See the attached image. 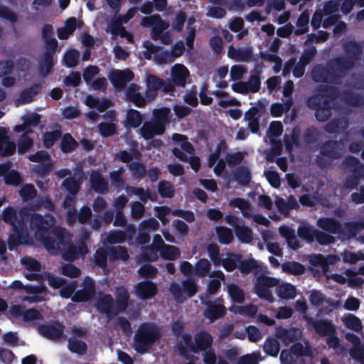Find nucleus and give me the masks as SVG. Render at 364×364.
Masks as SVG:
<instances>
[{"label":"nucleus","mask_w":364,"mask_h":364,"mask_svg":"<svg viewBox=\"0 0 364 364\" xmlns=\"http://www.w3.org/2000/svg\"><path fill=\"white\" fill-rule=\"evenodd\" d=\"M54 223V220L51 216L47 215L45 218L41 216H35L32 218L31 222V228L35 232V237L39 241H42L45 247L49 251L59 249L60 244L64 240H69V235L65 230H61L58 235L57 241L51 242L45 238L44 235L46 230L51 227Z\"/></svg>","instance_id":"nucleus-1"},{"label":"nucleus","mask_w":364,"mask_h":364,"mask_svg":"<svg viewBox=\"0 0 364 364\" xmlns=\"http://www.w3.org/2000/svg\"><path fill=\"white\" fill-rule=\"evenodd\" d=\"M146 100L143 98L139 92V86L132 84L127 90V97L131 101H132L136 106L144 105L146 100H151L156 95V91L161 86V81L156 76L146 74Z\"/></svg>","instance_id":"nucleus-2"},{"label":"nucleus","mask_w":364,"mask_h":364,"mask_svg":"<svg viewBox=\"0 0 364 364\" xmlns=\"http://www.w3.org/2000/svg\"><path fill=\"white\" fill-rule=\"evenodd\" d=\"M21 262L25 269L31 272V273H26V278L30 280L47 281L48 284L54 289L60 287L65 282L63 279L53 277L48 273H46L43 275L39 274L41 265L36 260L32 258H23Z\"/></svg>","instance_id":"nucleus-3"},{"label":"nucleus","mask_w":364,"mask_h":364,"mask_svg":"<svg viewBox=\"0 0 364 364\" xmlns=\"http://www.w3.org/2000/svg\"><path fill=\"white\" fill-rule=\"evenodd\" d=\"M169 112L170 111L167 108L154 110L155 120L145 123L141 128V134L143 138L149 139L156 134H163Z\"/></svg>","instance_id":"nucleus-4"},{"label":"nucleus","mask_w":364,"mask_h":364,"mask_svg":"<svg viewBox=\"0 0 364 364\" xmlns=\"http://www.w3.org/2000/svg\"><path fill=\"white\" fill-rule=\"evenodd\" d=\"M4 221L9 223L13 228L14 233L9 239V243L15 245L17 243H25L27 242V233L23 228L24 219L17 221V216L15 211L10 208H5L2 213Z\"/></svg>","instance_id":"nucleus-5"},{"label":"nucleus","mask_w":364,"mask_h":364,"mask_svg":"<svg viewBox=\"0 0 364 364\" xmlns=\"http://www.w3.org/2000/svg\"><path fill=\"white\" fill-rule=\"evenodd\" d=\"M172 139L175 142V146L173 149V154L182 161H188L191 167L195 171H197L200 168V161L198 157L196 156H189L184 155L178 149L181 147L184 151H186L188 154H191L192 152V146L187 141V139L183 135L174 134L172 136Z\"/></svg>","instance_id":"nucleus-6"},{"label":"nucleus","mask_w":364,"mask_h":364,"mask_svg":"<svg viewBox=\"0 0 364 364\" xmlns=\"http://www.w3.org/2000/svg\"><path fill=\"white\" fill-rule=\"evenodd\" d=\"M85 289L75 292L76 284L70 283L63 287L60 291V295L63 298H70L73 301H85L93 294V284L90 279L85 280Z\"/></svg>","instance_id":"nucleus-7"},{"label":"nucleus","mask_w":364,"mask_h":364,"mask_svg":"<svg viewBox=\"0 0 364 364\" xmlns=\"http://www.w3.org/2000/svg\"><path fill=\"white\" fill-rule=\"evenodd\" d=\"M141 24L143 26H151V36L154 40H160L163 43L168 44L170 42V38L167 32H164L168 28V24L164 22L156 16L144 18Z\"/></svg>","instance_id":"nucleus-8"},{"label":"nucleus","mask_w":364,"mask_h":364,"mask_svg":"<svg viewBox=\"0 0 364 364\" xmlns=\"http://www.w3.org/2000/svg\"><path fill=\"white\" fill-rule=\"evenodd\" d=\"M159 336V331L155 327L141 326L135 336V350L138 352H144L146 347L153 343Z\"/></svg>","instance_id":"nucleus-9"},{"label":"nucleus","mask_w":364,"mask_h":364,"mask_svg":"<svg viewBox=\"0 0 364 364\" xmlns=\"http://www.w3.org/2000/svg\"><path fill=\"white\" fill-rule=\"evenodd\" d=\"M211 264L207 259H200L195 265L194 274L198 277L208 275L209 277H216L224 279V274L221 271L210 272Z\"/></svg>","instance_id":"nucleus-10"},{"label":"nucleus","mask_w":364,"mask_h":364,"mask_svg":"<svg viewBox=\"0 0 364 364\" xmlns=\"http://www.w3.org/2000/svg\"><path fill=\"white\" fill-rule=\"evenodd\" d=\"M145 50L144 56L147 59H153L158 63H166L168 61L169 55L163 53L161 49L154 46L151 42L145 41L144 43Z\"/></svg>","instance_id":"nucleus-11"},{"label":"nucleus","mask_w":364,"mask_h":364,"mask_svg":"<svg viewBox=\"0 0 364 364\" xmlns=\"http://www.w3.org/2000/svg\"><path fill=\"white\" fill-rule=\"evenodd\" d=\"M156 210L158 218L164 224L169 220L171 215L181 216L188 221H192L194 218L193 214L191 212H184L179 210L172 211L167 207L156 208Z\"/></svg>","instance_id":"nucleus-12"},{"label":"nucleus","mask_w":364,"mask_h":364,"mask_svg":"<svg viewBox=\"0 0 364 364\" xmlns=\"http://www.w3.org/2000/svg\"><path fill=\"white\" fill-rule=\"evenodd\" d=\"M189 77V71L182 64H176L171 69V79L176 85L184 87Z\"/></svg>","instance_id":"nucleus-13"},{"label":"nucleus","mask_w":364,"mask_h":364,"mask_svg":"<svg viewBox=\"0 0 364 364\" xmlns=\"http://www.w3.org/2000/svg\"><path fill=\"white\" fill-rule=\"evenodd\" d=\"M278 284V280L269 277H261L259 279L256 286V293L261 297L267 300L272 301V296L269 291L268 288L276 286Z\"/></svg>","instance_id":"nucleus-14"},{"label":"nucleus","mask_w":364,"mask_h":364,"mask_svg":"<svg viewBox=\"0 0 364 364\" xmlns=\"http://www.w3.org/2000/svg\"><path fill=\"white\" fill-rule=\"evenodd\" d=\"M170 291L176 299L181 300L183 298V294L192 296L196 291V285L192 281L188 280L183 283L182 291L178 284H173L171 285Z\"/></svg>","instance_id":"nucleus-15"},{"label":"nucleus","mask_w":364,"mask_h":364,"mask_svg":"<svg viewBox=\"0 0 364 364\" xmlns=\"http://www.w3.org/2000/svg\"><path fill=\"white\" fill-rule=\"evenodd\" d=\"M133 77V73L128 69L114 70L109 75L111 82L117 88H122L126 82L132 80Z\"/></svg>","instance_id":"nucleus-16"},{"label":"nucleus","mask_w":364,"mask_h":364,"mask_svg":"<svg viewBox=\"0 0 364 364\" xmlns=\"http://www.w3.org/2000/svg\"><path fill=\"white\" fill-rule=\"evenodd\" d=\"M213 343L212 337L206 332H200L196 335L194 343L190 346L194 352L206 350L211 346Z\"/></svg>","instance_id":"nucleus-17"},{"label":"nucleus","mask_w":364,"mask_h":364,"mask_svg":"<svg viewBox=\"0 0 364 364\" xmlns=\"http://www.w3.org/2000/svg\"><path fill=\"white\" fill-rule=\"evenodd\" d=\"M25 291L28 296L23 299L28 302H39L44 299L46 295V288L43 285L26 287Z\"/></svg>","instance_id":"nucleus-18"},{"label":"nucleus","mask_w":364,"mask_h":364,"mask_svg":"<svg viewBox=\"0 0 364 364\" xmlns=\"http://www.w3.org/2000/svg\"><path fill=\"white\" fill-rule=\"evenodd\" d=\"M6 134V129L0 127V154L1 155L12 154L16 150L15 144L9 140Z\"/></svg>","instance_id":"nucleus-19"},{"label":"nucleus","mask_w":364,"mask_h":364,"mask_svg":"<svg viewBox=\"0 0 364 364\" xmlns=\"http://www.w3.org/2000/svg\"><path fill=\"white\" fill-rule=\"evenodd\" d=\"M24 122L21 124L16 126L14 130L16 132H29L30 128L32 126L36 125L40 119V116L36 113H29L23 117Z\"/></svg>","instance_id":"nucleus-20"},{"label":"nucleus","mask_w":364,"mask_h":364,"mask_svg":"<svg viewBox=\"0 0 364 364\" xmlns=\"http://www.w3.org/2000/svg\"><path fill=\"white\" fill-rule=\"evenodd\" d=\"M156 286L152 282H141L136 286V294L143 299L154 296L156 294Z\"/></svg>","instance_id":"nucleus-21"},{"label":"nucleus","mask_w":364,"mask_h":364,"mask_svg":"<svg viewBox=\"0 0 364 364\" xmlns=\"http://www.w3.org/2000/svg\"><path fill=\"white\" fill-rule=\"evenodd\" d=\"M40 90V87L38 85L33 86L28 90L23 91L19 97L15 101L16 106L29 103L35 99V97Z\"/></svg>","instance_id":"nucleus-22"},{"label":"nucleus","mask_w":364,"mask_h":364,"mask_svg":"<svg viewBox=\"0 0 364 364\" xmlns=\"http://www.w3.org/2000/svg\"><path fill=\"white\" fill-rule=\"evenodd\" d=\"M40 332L43 336L56 339L62 335V326L59 323H52L40 327Z\"/></svg>","instance_id":"nucleus-23"},{"label":"nucleus","mask_w":364,"mask_h":364,"mask_svg":"<svg viewBox=\"0 0 364 364\" xmlns=\"http://www.w3.org/2000/svg\"><path fill=\"white\" fill-rule=\"evenodd\" d=\"M318 100L317 97L311 98L309 101V104L316 109V118L320 121H325L330 116V110L326 105L321 107L320 105H316V102Z\"/></svg>","instance_id":"nucleus-24"},{"label":"nucleus","mask_w":364,"mask_h":364,"mask_svg":"<svg viewBox=\"0 0 364 364\" xmlns=\"http://www.w3.org/2000/svg\"><path fill=\"white\" fill-rule=\"evenodd\" d=\"M77 26V21L75 18H70L66 21L65 25L58 30V38L60 39H66L71 35L75 30Z\"/></svg>","instance_id":"nucleus-25"},{"label":"nucleus","mask_w":364,"mask_h":364,"mask_svg":"<svg viewBox=\"0 0 364 364\" xmlns=\"http://www.w3.org/2000/svg\"><path fill=\"white\" fill-rule=\"evenodd\" d=\"M85 104L90 108H96L100 112H102L109 107V102L106 100H100L92 95H87L85 97Z\"/></svg>","instance_id":"nucleus-26"},{"label":"nucleus","mask_w":364,"mask_h":364,"mask_svg":"<svg viewBox=\"0 0 364 364\" xmlns=\"http://www.w3.org/2000/svg\"><path fill=\"white\" fill-rule=\"evenodd\" d=\"M97 308L100 311L106 314H111L115 311V305L112 302L110 296L105 295L102 296L97 304Z\"/></svg>","instance_id":"nucleus-27"},{"label":"nucleus","mask_w":364,"mask_h":364,"mask_svg":"<svg viewBox=\"0 0 364 364\" xmlns=\"http://www.w3.org/2000/svg\"><path fill=\"white\" fill-rule=\"evenodd\" d=\"M221 147L219 148L218 150L215 153H213L210 155L209 159L208 165L210 167L213 168V171L216 175H220L225 167V164L223 161L218 160L219 159V152L220 151Z\"/></svg>","instance_id":"nucleus-28"},{"label":"nucleus","mask_w":364,"mask_h":364,"mask_svg":"<svg viewBox=\"0 0 364 364\" xmlns=\"http://www.w3.org/2000/svg\"><path fill=\"white\" fill-rule=\"evenodd\" d=\"M313 326L315 330L323 335L329 336L335 331L334 326L329 322L326 321H317L314 322Z\"/></svg>","instance_id":"nucleus-29"},{"label":"nucleus","mask_w":364,"mask_h":364,"mask_svg":"<svg viewBox=\"0 0 364 364\" xmlns=\"http://www.w3.org/2000/svg\"><path fill=\"white\" fill-rule=\"evenodd\" d=\"M235 234L240 241L249 243L252 239V232L248 228L243 225L235 227Z\"/></svg>","instance_id":"nucleus-30"},{"label":"nucleus","mask_w":364,"mask_h":364,"mask_svg":"<svg viewBox=\"0 0 364 364\" xmlns=\"http://www.w3.org/2000/svg\"><path fill=\"white\" fill-rule=\"evenodd\" d=\"M225 312V308L220 304H211L209 305L208 309L205 313V316L210 320L213 321Z\"/></svg>","instance_id":"nucleus-31"},{"label":"nucleus","mask_w":364,"mask_h":364,"mask_svg":"<svg viewBox=\"0 0 364 364\" xmlns=\"http://www.w3.org/2000/svg\"><path fill=\"white\" fill-rule=\"evenodd\" d=\"M346 339L350 341L355 346V349L351 351V355L355 360L364 363V352H361L357 349L359 346L358 338L355 335L348 333L346 335Z\"/></svg>","instance_id":"nucleus-32"},{"label":"nucleus","mask_w":364,"mask_h":364,"mask_svg":"<svg viewBox=\"0 0 364 364\" xmlns=\"http://www.w3.org/2000/svg\"><path fill=\"white\" fill-rule=\"evenodd\" d=\"M257 111L256 109H251L245 113V117L248 123V126L253 133H255L259 129L258 118L257 117Z\"/></svg>","instance_id":"nucleus-33"},{"label":"nucleus","mask_w":364,"mask_h":364,"mask_svg":"<svg viewBox=\"0 0 364 364\" xmlns=\"http://www.w3.org/2000/svg\"><path fill=\"white\" fill-rule=\"evenodd\" d=\"M229 205L232 207L239 208L244 215H248L251 213L250 204L242 198H234L230 200Z\"/></svg>","instance_id":"nucleus-34"},{"label":"nucleus","mask_w":364,"mask_h":364,"mask_svg":"<svg viewBox=\"0 0 364 364\" xmlns=\"http://www.w3.org/2000/svg\"><path fill=\"white\" fill-rule=\"evenodd\" d=\"M336 261V257L329 256L328 258L318 255L313 257L311 259V264L314 266L321 267L324 271L326 270V266L328 263H333Z\"/></svg>","instance_id":"nucleus-35"},{"label":"nucleus","mask_w":364,"mask_h":364,"mask_svg":"<svg viewBox=\"0 0 364 364\" xmlns=\"http://www.w3.org/2000/svg\"><path fill=\"white\" fill-rule=\"evenodd\" d=\"M300 331L297 329H291L289 331L279 330L277 332L278 337L287 344L291 342L296 337L300 336Z\"/></svg>","instance_id":"nucleus-36"},{"label":"nucleus","mask_w":364,"mask_h":364,"mask_svg":"<svg viewBox=\"0 0 364 364\" xmlns=\"http://www.w3.org/2000/svg\"><path fill=\"white\" fill-rule=\"evenodd\" d=\"M14 314L22 315L26 320H33L39 317V312L35 309H28L24 312L19 306H14L11 309Z\"/></svg>","instance_id":"nucleus-37"},{"label":"nucleus","mask_w":364,"mask_h":364,"mask_svg":"<svg viewBox=\"0 0 364 364\" xmlns=\"http://www.w3.org/2000/svg\"><path fill=\"white\" fill-rule=\"evenodd\" d=\"M278 294L284 299H292L295 296V288L289 284H283L278 288Z\"/></svg>","instance_id":"nucleus-38"},{"label":"nucleus","mask_w":364,"mask_h":364,"mask_svg":"<svg viewBox=\"0 0 364 364\" xmlns=\"http://www.w3.org/2000/svg\"><path fill=\"white\" fill-rule=\"evenodd\" d=\"M161 254L165 259L171 260L177 259L180 255L178 250L171 245H164L161 250Z\"/></svg>","instance_id":"nucleus-39"},{"label":"nucleus","mask_w":364,"mask_h":364,"mask_svg":"<svg viewBox=\"0 0 364 364\" xmlns=\"http://www.w3.org/2000/svg\"><path fill=\"white\" fill-rule=\"evenodd\" d=\"M227 291L233 301L241 303L244 301V294L235 285H228L227 287Z\"/></svg>","instance_id":"nucleus-40"},{"label":"nucleus","mask_w":364,"mask_h":364,"mask_svg":"<svg viewBox=\"0 0 364 364\" xmlns=\"http://www.w3.org/2000/svg\"><path fill=\"white\" fill-rule=\"evenodd\" d=\"M141 116L137 111L130 110L127 114L126 127H137L141 124Z\"/></svg>","instance_id":"nucleus-41"},{"label":"nucleus","mask_w":364,"mask_h":364,"mask_svg":"<svg viewBox=\"0 0 364 364\" xmlns=\"http://www.w3.org/2000/svg\"><path fill=\"white\" fill-rule=\"evenodd\" d=\"M344 324L349 328L358 331L361 328L360 319L352 314H347L343 318Z\"/></svg>","instance_id":"nucleus-42"},{"label":"nucleus","mask_w":364,"mask_h":364,"mask_svg":"<svg viewBox=\"0 0 364 364\" xmlns=\"http://www.w3.org/2000/svg\"><path fill=\"white\" fill-rule=\"evenodd\" d=\"M284 272H289L294 274H302L304 272V267L295 262L285 263L282 265Z\"/></svg>","instance_id":"nucleus-43"},{"label":"nucleus","mask_w":364,"mask_h":364,"mask_svg":"<svg viewBox=\"0 0 364 364\" xmlns=\"http://www.w3.org/2000/svg\"><path fill=\"white\" fill-rule=\"evenodd\" d=\"M309 16L307 13L304 12L299 16L297 21V29L296 30V34H302L307 31L309 24Z\"/></svg>","instance_id":"nucleus-44"},{"label":"nucleus","mask_w":364,"mask_h":364,"mask_svg":"<svg viewBox=\"0 0 364 364\" xmlns=\"http://www.w3.org/2000/svg\"><path fill=\"white\" fill-rule=\"evenodd\" d=\"M264 350L267 354L277 356L279 350L277 341L274 339L267 340L264 344Z\"/></svg>","instance_id":"nucleus-45"},{"label":"nucleus","mask_w":364,"mask_h":364,"mask_svg":"<svg viewBox=\"0 0 364 364\" xmlns=\"http://www.w3.org/2000/svg\"><path fill=\"white\" fill-rule=\"evenodd\" d=\"M69 349L74 353L82 354L85 352L86 344L77 339H70L68 343Z\"/></svg>","instance_id":"nucleus-46"},{"label":"nucleus","mask_w":364,"mask_h":364,"mask_svg":"<svg viewBox=\"0 0 364 364\" xmlns=\"http://www.w3.org/2000/svg\"><path fill=\"white\" fill-rule=\"evenodd\" d=\"M217 233L219 241L221 243H230L233 238V235L232 234L231 230L227 228H218L217 229Z\"/></svg>","instance_id":"nucleus-47"},{"label":"nucleus","mask_w":364,"mask_h":364,"mask_svg":"<svg viewBox=\"0 0 364 364\" xmlns=\"http://www.w3.org/2000/svg\"><path fill=\"white\" fill-rule=\"evenodd\" d=\"M318 225L327 231L331 232H335L338 229V224L336 221L328 219L322 218L318 221Z\"/></svg>","instance_id":"nucleus-48"},{"label":"nucleus","mask_w":364,"mask_h":364,"mask_svg":"<svg viewBox=\"0 0 364 364\" xmlns=\"http://www.w3.org/2000/svg\"><path fill=\"white\" fill-rule=\"evenodd\" d=\"M91 183L93 188L97 191L104 192L107 190V183L98 173H95L91 176Z\"/></svg>","instance_id":"nucleus-49"},{"label":"nucleus","mask_w":364,"mask_h":364,"mask_svg":"<svg viewBox=\"0 0 364 364\" xmlns=\"http://www.w3.org/2000/svg\"><path fill=\"white\" fill-rule=\"evenodd\" d=\"M280 234L284 237L288 242V245L291 248H296V245L293 244L292 240L296 241V237L294 235V231L287 226H282L279 228Z\"/></svg>","instance_id":"nucleus-50"},{"label":"nucleus","mask_w":364,"mask_h":364,"mask_svg":"<svg viewBox=\"0 0 364 364\" xmlns=\"http://www.w3.org/2000/svg\"><path fill=\"white\" fill-rule=\"evenodd\" d=\"M108 30L114 35L125 37L128 41H132V36L119 24L109 26Z\"/></svg>","instance_id":"nucleus-51"},{"label":"nucleus","mask_w":364,"mask_h":364,"mask_svg":"<svg viewBox=\"0 0 364 364\" xmlns=\"http://www.w3.org/2000/svg\"><path fill=\"white\" fill-rule=\"evenodd\" d=\"M79 53L75 50H68L64 56V62L68 67H74L77 63Z\"/></svg>","instance_id":"nucleus-52"},{"label":"nucleus","mask_w":364,"mask_h":364,"mask_svg":"<svg viewBox=\"0 0 364 364\" xmlns=\"http://www.w3.org/2000/svg\"><path fill=\"white\" fill-rule=\"evenodd\" d=\"M53 67V58L50 54H47L40 64V72L43 75H47Z\"/></svg>","instance_id":"nucleus-53"},{"label":"nucleus","mask_w":364,"mask_h":364,"mask_svg":"<svg viewBox=\"0 0 364 364\" xmlns=\"http://www.w3.org/2000/svg\"><path fill=\"white\" fill-rule=\"evenodd\" d=\"M75 146L76 142L70 135L66 134L63 136L61 142V148L64 152L70 151Z\"/></svg>","instance_id":"nucleus-54"},{"label":"nucleus","mask_w":364,"mask_h":364,"mask_svg":"<svg viewBox=\"0 0 364 364\" xmlns=\"http://www.w3.org/2000/svg\"><path fill=\"white\" fill-rule=\"evenodd\" d=\"M312 55L313 52L310 55H308L307 57L304 55L301 58V64L297 65L293 70V73L295 77H299L303 75L304 73V65L309 63V59Z\"/></svg>","instance_id":"nucleus-55"},{"label":"nucleus","mask_w":364,"mask_h":364,"mask_svg":"<svg viewBox=\"0 0 364 364\" xmlns=\"http://www.w3.org/2000/svg\"><path fill=\"white\" fill-rule=\"evenodd\" d=\"M87 252V249L84 245H80L78 247V250H71L69 252H66L63 255V257L67 260H73L80 255H84Z\"/></svg>","instance_id":"nucleus-56"},{"label":"nucleus","mask_w":364,"mask_h":364,"mask_svg":"<svg viewBox=\"0 0 364 364\" xmlns=\"http://www.w3.org/2000/svg\"><path fill=\"white\" fill-rule=\"evenodd\" d=\"M246 73L245 69L240 65H234L230 69V76L232 80L235 81L242 78Z\"/></svg>","instance_id":"nucleus-57"},{"label":"nucleus","mask_w":364,"mask_h":364,"mask_svg":"<svg viewBox=\"0 0 364 364\" xmlns=\"http://www.w3.org/2000/svg\"><path fill=\"white\" fill-rule=\"evenodd\" d=\"M159 191L163 197H171L173 194V189L168 182H161L159 186Z\"/></svg>","instance_id":"nucleus-58"},{"label":"nucleus","mask_w":364,"mask_h":364,"mask_svg":"<svg viewBox=\"0 0 364 364\" xmlns=\"http://www.w3.org/2000/svg\"><path fill=\"white\" fill-rule=\"evenodd\" d=\"M235 180L240 183H248L250 181V174L249 171L245 168L240 169L236 173Z\"/></svg>","instance_id":"nucleus-59"},{"label":"nucleus","mask_w":364,"mask_h":364,"mask_svg":"<svg viewBox=\"0 0 364 364\" xmlns=\"http://www.w3.org/2000/svg\"><path fill=\"white\" fill-rule=\"evenodd\" d=\"M299 235L301 237L311 241L314 238V232L308 225H303L299 228Z\"/></svg>","instance_id":"nucleus-60"},{"label":"nucleus","mask_w":364,"mask_h":364,"mask_svg":"<svg viewBox=\"0 0 364 364\" xmlns=\"http://www.w3.org/2000/svg\"><path fill=\"white\" fill-rule=\"evenodd\" d=\"M283 131L282 125L279 122H274L271 124L268 136L272 139V137L279 136Z\"/></svg>","instance_id":"nucleus-61"},{"label":"nucleus","mask_w":364,"mask_h":364,"mask_svg":"<svg viewBox=\"0 0 364 364\" xmlns=\"http://www.w3.org/2000/svg\"><path fill=\"white\" fill-rule=\"evenodd\" d=\"M363 259L364 260V255L363 254H355L350 252H345L343 253V260L346 262L349 263H355L358 260Z\"/></svg>","instance_id":"nucleus-62"},{"label":"nucleus","mask_w":364,"mask_h":364,"mask_svg":"<svg viewBox=\"0 0 364 364\" xmlns=\"http://www.w3.org/2000/svg\"><path fill=\"white\" fill-rule=\"evenodd\" d=\"M259 356V353L247 355L240 359L238 364H257Z\"/></svg>","instance_id":"nucleus-63"},{"label":"nucleus","mask_w":364,"mask_h":364,"mask_svg":"<svg viewBox=\"0 0 364 364\" xmlns=\"http://www.w3.org/2000/svg\"><path fill=\"white\" fill-rule=\"evenodd\" d=\"M98 73H99V69L97 67L94 66V65L89 66L84 71V73H83L84 80L87 82H89L91 80H92V78L96 75L98 74Z\"/></svg>","instance_id":"nucleus-64"}]
</instances>
